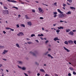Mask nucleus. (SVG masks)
Segmentation results:
<instances>
[{"label": "nucleus", "instance_id": "f257e3e1", "mask_svg": "<svg viewBox=\"0 0 76 76\" xmlns=\"http://www.w3.org/2000/svg\"><path fill=\"white\" fill-rule=\"evenodd\" d=\"M59 18H61L66 17V15L65 14L61 13L58 15Z\"/></svg>", "mask_w": 76, "mask_h": 76}, {"label": "nucleus", "instance_id": "f03ea898", "mask_svg": "<svg viewBox=\"0 0 76 76\" xmlns=\"http://www.w3.org/2000/svg\"><path fill=\"white\" fill-rule=\"evenodd\" d=\"M30 53L32 54L34 56H37V51H35L34 52L31 51L30 52Z\"/></svg>", "mask_w": 76, "mask_h": 76}, {"label": "nucleus", "instance_id": "7ed1b4c3", "mask_svg": "<svg viewBox=\"0 0 76 76\" xmlns=\"http://www.w3.org/2000/svg\"><path fill=\"white\" fill-rule=\"evenodd\" d=\"M3 15H6V13L7 14H9V11L8 10H4L2 12Z\"/></svg>", "mask_w": 76, "mask_h": 76}, {"label": "nucleus", "instance_id": "20e7f679", "mask_svg": "<svg viewBox=\"0 0 76 76\" xmlns=\"http://www.w3.org/2000/svg\"><path fill=\"white\" fill-rule=\"evenodd\" d=\"M17 35L18 36L20 37V36H22V35H23V32H20L17 34Z\"/></svg>", "mask_w": 76, "mask_h": 76}, {"label": "nucleus", "instance_id": "39448f33", "mask_svg": "<svg viewBox=\"0 0 76 76\" xmlns=\"http://www.w3.org/2000/svg\"><path fill=\"white\" fill-rule=\"evenodd\" d=\"M9 2H12L13 3H16L17 1L15 0H7Z\"/></svg>", "mask_w": 76, "mask_h": 76}, {"label": "nucleus", "instance_id": "423d86ee", "mask_svg": "<svg viewBox=\"0 0 76 76\" xmlns=\"http://www.w3.org/2000/svg\"><path fill=\"white\" fill-rule=\"evenodd\" d=\"M38 9L39 12H40L41 13H44V11H42V9H41V8H39Z\"/></svg>", "mask_w": 76, "mask_h": 76}, {"label": "nucleus", "instance_id": "0eeeda50", "mask_svg": "<svg viewBox=\"0 0 76 76\" xmlns=\"http://www.w3.org/2000/svg\"><path fill=\"white\" fill-rule=\"evenodd\" d=\"M27 25L29 26H31L32 25V23L30 21L27 22Z\"/></svg>", "mask_w": 76, "mask_h": 76}, {"label": "nucleus", "instance_id": "6e6552de", "mask_svg": "<svg viewBox=\"0 0 76 76\" xmlns=\"http://www.w3.org/2000/svg\"><path fill=\"white\" fill-rule=\"evenodd\" d=\"M69 35H73L74 34V33H73V32H72V31H70L69 32Z\"/></svg>", "mask_w": 76, "mask_h": 76}, {"label": "nucleus", "instance_id": "1a4fd4ad", "mask_svg": "<svg viewBox=\"0 0 76 76\" xmlns=\"http://www.w3.org/2000/svg\"><path fill=\"white\" fill-rule=\"evenodd\" d=\"M64 48L65 50H66L67 52H70V50H69V49H67V48H66L65 47H64Z\"/></svg>", "mask_w": 76, "mask_h": 76}, {"label": "nucleus", "instance_id": "9d476101", "mask_svg": "<svg viewBox=\"0 0 76 76\" xmlns=\"http://www.w3.org/2000/svg\"><path fill=\"white\" fill-rule=\"evenodd\" d=\"M68 42L69 44H73V42L72 40H69Z\"/></svg>", "mask_w": 76, "mask_h": 76}, {"label": "nucleus", "instance_id": "9b49d317", "mask_svg": "<svg viewBox=\"0 0 76 76\" xmlns=\"http://www.w3.org/2000/svg\"><path fill=\"white\" fill-rule=\"evenodd\" d=\"M57 10L58 12H59L60 13H63V12H62L61 11H60V10L59 9H58Z\"/></svg>", "mask_w": 76, "mask_h": 76}, {"label": "nucleus", "instance_id": "f8f14e48", "mask_svg": "<svg viewBox=\"0 0 76 76\" xmlns=\"http://www.w3.org/2000/svg\"><path fill=\"white\" fill-rule=\"evenodd\" d=\"M48 57H51V58L52 59L53 58V57L50 54H48Z\"/></svg>", "mask_w": 76, "mask_h": 76}, {"label": "nucleus", "instance_id": "ddd939ff", "mask_svg": "<svg viewBox=\"0 0 76 76\" xmlns=\"http://www.w3.org/2000/svg\"><path fill=\"white\" fill-rule=\"evenodd\" d=\"M58 29H63L64 28H63V27L62 26H60L59 27H58Z\"/></svg>", "mask_w": 76, "mask_h": 76}, {"label": "nucleus", "instance_id": "4468645a", "mask_svg": "<svg viewBox=\"0 0 76 76\" xmlns=\"http://www.w3.org/2000/svg\"><path fill=\"white\" fill-rule=\"evenodd\" d=\"M18 63H19V64H23V62L22 61H18Z\"/></svg>", "mask_w": 76, "mask_h": 76}, {"label": "nucleus", "instance_id": "2eb2a0df", "mask_svg": "<svg viewBox=\"0 0 76 76\" xmlns=\"http://www.w3.org/2000/svg\"><path fill=\"white\" fill-rule=\"evenodd\" d=\"M67 15H70L71 14V11H69L67 13H66Z\"/></svg>", "mask_w": 76, "mask_h": 76}, {"label": "nucleus", "instance_id": "dca6fc26", "mask_svg": "<svg viewBox=\"0 0 76 76\" xmlns=\"http://www.w3.org/2000/svg\"><path fill=\"white\" fill-rule=\"evenodd\" d=\"M40 70L42 72H45V70L42 69H40Z\"/></svg>", "mask_w": 76, "mask_h": 76}, {"label": "nucleus", "instance_id": "f3484780", "mask_svg": "<svg viewBox=\"0 0 76 76\" xmlns=\"http://www.w3.org/2000/svg\"><path fill=\"white\" fill-rule=\"evenodd\" d=\"M7 51H8V50H4V51L3 52V53L4 54H6V53H7Z\"/></svg>", "mask_w": 76, "mask_h": 76}, {"label": "nucleus", "instance_id": "a211bd4d", "mask_svg": "<svg viewBox=\"0 0 76 76\" xmlns=\"http://www.w3.org/2000/svg\"><path fill=\"white\" fill-rule=\"evenodd\" d=\"M60 31V30L58 29V30H56V32L57 33V34H59V32Z\"/></svg>", "mask_w": 76, "mask_h": 76}, {"label": "nucleus", "instance_id": "6ab92c4d", "mask_svg": "<svg viewBox=\"0 0 76 76\" xmlns=\"http://www.w3.org/2000/svg\"><path fill=\"white\" fill-rule=\"evenodd\" d=\"M70 8L71 9H72V10H75V7H70Z\"/></svg>", "mask_w": 76, "mask_h": 76}, {"label": "nucleus", "instance_id": "aec40b11", "mask_svg": "<svg viewBox=\"0 0 76 76\" xmlns=\"http://www.w3.org/2000/svg\"><path fill=\"white\" fill-rule=\"evenodd\" d=\"M25 17L26 19H29V18H28V17L27 15H25Z\"/></svg>", "mask_w": 76, "mask_h": 76}, {"label": "nucleus", "instance_id": "412c9836", "mask_svg": "<svg viewBox=\"0 0 76 76\" xmlns=\"http://www.w3.org/2000/svg\"><path fill=\"white\" fill-rule=\"evenodd\" d=\"M64 44H66V45H68V42L67 41H65L64 42Z\"/></svg>", "mask_w": 76, "mask_h": 76}, {"label": "nucleus", "instance_id": "4be33fe9", "mask_svg": "<svg viewBox=\"0 0 76 76\" xmlns=\"http://www.w3.org/2000/svg\"><path fill=\"white\" fill-rule=\"evenodd\" d=\"M58 37H56V38H55L54 39V41H57V38Z\"/></svg>", "mask_w": 76, "mask_h": 76}, {"label": "nucleus", "instance_id": "5701e85b", "mask_svg": "<svg viewBox=\"0 0 76 76\" xmlns=\"http://www.w3.org/2000/svg\"><path fill=\"white\" fill-rule=\"evenodd\" d=\"M67 1H69V3L72 2V0H67Z\"/></svg>", "mask_w": 76, "mask_h": 76}, {"label": "nucleus", "instance_id": "b1692460", "mask_svg": "<svg viewBox=\"0 0 76 76\" xmlns=\"http://www.w3.org/2000/svg\"><path fill=\"white\" fill-rule=\"evenodd\" d=\"M21 69H22V70H25L26 69V68L25 67H23V68H21Z\"/></svg>", "mask_w": 76, "mask_h": 76}, {"label": "nucleus", "instance_id": "393cba45", "mask_svg": "<svg viewBox=\"0 0 76 76\" xmlns=\"http://www.w3.org/2000/svg\"><path fill=\"white\" fill-rule=\"evenodd\" d=\"M16 46H17V47H18V48H19V47H19V45L18 43H17L16 44Z\"/></svg>", "mask_w": 76, "mask_h": 76}, {"label": "nucleus", "instance_id": "a878e982", "mask_svg": "<svg viewBox=\"0 0 76 76\" xmlns=\"http://www.w3.org/2000/svg\"><path fill=\"white\" fill-rule=\"evenodd\" d=\"M57 14V12H53V15H56Z\"/></svg>", "mask_w": 76, "mask_h": 76}, {"label": "nucleus", "instance_id": "bb28decb", "mask_svg": "<svg viewBox=\"0 0 76 76\" xmlns=\"http://www.w3.org/2000/svg\"><path fill=\"white\" fill-rule=\"evenodd\" d=\"M35 35L34 34H32L31 35V37H35Z\"/></svg>", "mask_w": 76, "mask_h": 76}, {"label": "nucleus", "instance_id": "cd10ccee", "mask_svg": "<svg viewBox=\"0 0 76 76\" xmlns=\"http://www.w3.org/2000/svg\"><path fill=\"white\" fill-rule=\"evenodd\" d=\"M21 26H22V27H25V26L24 24H22L21 25Z\"/></svg>", "mask_w": 76, "mask_h": 76}, {"label": "nucleus", "instance_id": "c85d7f7f", "mask_svg": "<svg viewBox=\"0 0 76 76\" xmlns=\"http://www.w3.org/2000/svg\"><path fill=\"white\" fill-rule=\"evenodd\" d=\"M17 26V28H19V24H18L16 25Z\"/></svg>", "mask_w": 76, "mask_h": 76}, {"label": "nucleus", "instance_id": "c756f323", "mask_svg": "<svg viewBox=\"0 0 76 76\" xmlns=\"http://www.w3.org/2000/svg\"><path fill=\"white\" fill-rule=\"evenodd\" d=\"M32 12H33V13H35V10H32Z\"/></svg>", "mask_w": 76, "mask_h": 76}, {"label": "nucleus", "instance_id": "7c9ffc66", "mask_svg": "<svg viewBox=\"0 0 76 76\" xmlns=\"http://www.w3.org/2000/svg\"><path fill=\"white\" fill-rule=\"evenodd\" d=\"M69 69L71 70H73V69L72 68V67H70L69 68Z\"/></svg>", "mask_w": 76, "mask_h": 76}, {"label": "nucleus", "instance_id": "2f4dec72", "mask_svg": "<svg viewBox=\"0 0 76 76\" xmlns=\"http://www.w3.org/2000/svg\"><path fill=\"white\" fill-rule=\"evenodd\" d=\"M73 75H76V72H75L74 71L73 72Z\"/></svg>", "mask_w": 76, "mask_h": 76}, {"label": "nucleus", "instance_id": "473e14b6", "mask_svg": "<svg viewBox=\"0 0 76 76\" xmlns=\"http://www.w3.org/2000/svg\"><path fill=\"white\" fill-rule=\"evenodd\" d=\"M68 76H72V74H71V73H69L68 74Z\"/></svg>", "mask_w": 76, "mask_h": 76}, {"label": "nucleus", "instance_id": "72a5a7b5", "mask_svg": "<svg viewBox=\"0 0 76 76\" xmlns=\"http://www.w3.org/2000/svg\"><path fill=\"white\" fill-rule=\"evenodd\" d=\"M35 63L36 64H37V65H39V64L38 63H37V62H35Z\"/></svg>", "mask_w": 76, "mask_h": 76}, {"label": "nucleus", "instance_id": "f704fd0d", "mask_svg": "<svg viewBox=\"0 0 76 76\" xmlns=\"http://www.w3.org/2000/svg\"><path fill=\"white\" fill-rule=\"evenodd\" d=\"M6 29H10V28L9 27H7L6 28Z\"/></svg>", "mask_w": 76, "mask_h": 76}, {"label": "nucleus", "instance_id": "c9c22d12", "mask_svg": "<svg viewBox=\"0 0 76 76\" xmlns=\"http://www.w3.org/2000/svg\"><path fill=\"white\" fill-rule=\"evenodd\" d=\"M24 74L25 76H28V75L26 74V73H24Z\"/></svg>", "mask_w": 76, "mask_h": 76}, {"label": "nucleus", "instance_id": "e433bc0d", "mask_svg": "<svg viewBox=\"0 0 76 76\" xmlns=\"http://www.w3.org/2000/svg\"><path fill=\"white\" fill-rule=\"evenodd\" d=\"M74 44L76 45V40H74Z\"/></svg>", "mask_w": 76, "mask_h": 76}, {"label": "nucleus", "instance_id": "4c0bfd02", "mask_svg": "<svg viewBox=\"0 0 76 76\" xmlns=\"http://www.w3.org/2000/svg\"><path fill=\"white\" fill-rule=\"evenodd\" d=\"M48 52L47 51L46 52V53H45V55H47V54H48Z\"/></svg>", "mask_w": 76, "mask_h": 76}, {"label": "nucleus", "instance_id": "58836bf2", "mask_svg": "<svg viewBox=\"0 0 76 76\" xmlns=\"http://www.w3.org/2000/svg\"><path fill=\"white\" fill-rule=\"evenodd\" d=\"M4 9H7V7L4 6Z\"/></svg>", "mask_w": 76, "mask_h": 76}, {"label": "nucleus", "instance_id": "ea45409f", "mask_svg": "<svg viewBox=\"0 0 76 76\" xmlns=\"http://www.w3.org/2000/svg\"><path fill=\"white\" fill-rule=\"evenodd\" d=\"M35 41H36L37 42H38V43H39V41H38V40H35Z\"/></svg>", "mask_w": 76, "mask_h": 76}, {"label": "nucleus", "instance_id": "a19ab883", "mask_svg": "<svg viewBox=\"0 0 76 76\" xmlns=\"http://www.w3.org/2000/svg\"><path fill=\"white\" fill-rule=\"evenodd\" d=\"M4 46H0V48H4Z\"/></svg>", "mask_w": 76, "mask_h": 76}, {"label": "nucleus", "instance_id": "79ce46f5", "mask_svg": "<svg viewBox=\"0 0 76 76\" xmlns=\"http://www.w3.org/2000/svg\"><path fill=\"white\" fill-rule=\"evenodd\" d=\"M69 30L68 29H66V32H69Z\"/></svg>", "mask_w": 76, "mask_h": 76}, {"label": "nucleus", "instance_id": "37998d69", "mask_svg": "<svg viewBox=\"0 0 76 76\" xmlns=\"http://www.w3.org/2000/svg\"><path fill=\"white\" fill-rule=\"evenodd\" d=\"M2 60H5V61H7V59H5L4 58H2Z\"/></svg>", "mask_w": 76, "mask_h": 76}, {"label": "nucleus", "instance_id": "c03bdc74", "mask_svg": "<svg viewBox=\"0 0 76 76\" xmlns=\"http://www.w3.org/2000/svg\"><path fill=\"white\" fill-rule=\"evenodd\" d=\"M10 29L12 31H14V29H12L10 28Z\"/></svg>", "mask_w": 76, "mask_h": 76}, {"label": "nucleus", "instance_id": "a18cd8bd", "mask_svg": "<svg viewBox=\"0 0 76 76\" xmlns=\"http://www.w3.org/2000/svg\"><path fill=\"white\" fill-rule=\"evenodd\" d=\"M3 33H4V34H6V32L4 31H3Z\"/></svg>", "mask_w": 76, "mask_h": 76}, {"label": "nucleus", "instance_id": "49530a36", "mask_svg": "<svg viewBox=\"0 0 76 76\" xmlns=\"http://www.w3.org/2000/svg\"><path fill=\"white\" fill-rule=\"evenodd\" d=\"M66 6V4H63V6L64 7H65V6Z\"/></svg>", "mask_w": 76, "mask_h": 76}, {"label": "nucleus", "instance_id": "de8ad7c7", "mask_svg": "<svg viewBox=\"0 0 76 76\" xmlns=\"http://www.w3.org/2000/svg\"><path fill=\"white\" fill-rule=\"evenodd\" d=\"M27 43H28V44H31V42H28Z\"/></svg>", "mask_w": 76, "mask_h": 76}, {"label": "nucleus", "instance_id": "09e8293b", "mask_svg": "<svg viewBox=\"0 0 76 76\" xmlns=\"http://www.w3.org/2000/svg\"><path fill=\"white\" fill-rule=\"evenodd\" d=\"M41 37H43L44 36V34H41Z\"/></svg>", "mask_w": 76, "mask_h": 76}, {"label": "nucleus", "instance_id": "8fccbe9b", "mask_svg": "<svg viewBox=\"0 0 76 76\" xmlns=\"http://www.w3.org/2000/svg\"><path fill=\"white\" fill-rule=\"evenodd\" d=\"M37 75L38 76H40V74H39V73H38L37 74Z\"/></svg>", "mask_w": 76, "mask_h": 76}, {"label": "nucleus", "instance_id": "3c124183", "mask_svg": "<svg viewBox=\"0 0 76 76\" xmlns=\"http://www.w3.org/2000/svg\"><path fill=\"white\" fill-rule=\"evenodd\" d=\"M40 19H44V18L42 17H40Z\"/></svg>", "mask_w": 76, "mask_h": 76}, {"label": "nucleus", "instance_id": "603ef678", "mask_svg": "<svg viewBox=\"0 0 76 76\" xmlns=\"http://www.w3.org/2000/svg\"><path fill=\"white\" fill-rule=\"evenodd\" d=\"M28 73H31V72L30 71H28Z\"/></svg>", "mask_w": 76, "mask_h": 76}, {"label": "nucleus", "instance_id": "864d4df0", "mask_svg": "<svg viewBox=\"0 0 76 76\" xmlns=\"http://www.w3.org/2000/svg\"><path fill=\"white\" fill-rule=\"evenodd\" d=\"M56 16H57V15H55L54 16V18H56Z\"/></svg>", "mask_w": 76, "mask_h": 76}, {"label": "nucleus", "instance_id": "5fc2aeb1", "mask_svg": "<svg viewBox=\"0 0 76 76\" xmlns=\"http://www.w3.org/2000/svg\"><path fill=\"white\" fill-rule=\"evenodd\" d=\"M18 67H19V68H20V69H22V68H21L20 66H19L18 65Z\"/></svg>", "mask_w": 76, "mask_h": 76}, {"label": "nucleus", "instance_id": "6e6d98bb", "mask_svg": "<svg viewBox=\"0 0 76 76\" xmlns=\"http://www.w3.org/2000/svg\"><path fill=\"white\" fill-rule=\"evenodd\" d=\"M45 76H49V75L47 74H46L45 75Z\"/></svg>", "mask_w": 76, "mask_h": 76}, {"label": "nucleus", "instance_id": "4d7b16f0", "mask_svg": "<svg viewBox=\"0 0 76 76\" xmlns=\"http://www.w3.org/2000/svg\"><path fill=\"white\" fill-rule=\"evenodd\" d=\"M20 16H21L20 15H18V18H20Z\"/></svg>", "mask_w": 76, "mask_h": 76}, {"label": "nucleus", "instance_id": "13d9d810", "mask_svg": "<svg viewBox=\"0 0 76 76\" xmlns=\"http://www.w3.org/2000/svg\"><path fill=\"white\" fill-rule=\"evenodd\" d=\"M48 42V41H46L45 42V43H46V44H47V43Z\"/></svg>", "mask_w": 76, "mask_h": 76}, {"label": "nucleus", "instance_id": "bf43d9fd", "mask_svg": "<svg viewBox=\"0 0 76 76\" xmlns=\"http://www.w3.org/2000/svg\"><path fill=\"white\" fill-rule=\"evenodd\" d=\"M26 39L28 41V40H30V39H29L27 38H26Z\"/></svg>", "mask_w": 76, "mask_h": 76}, {"label": "nucleus", "instance_id": "052dcab7", "mask_svg": "<svg viewBox=\"0 0 76 76\" xmlns=\"http://www.w3.org/2000/svg\"><path fill=\"white\" fill-rule=\"evenodd\" d=\"M40 38L41 39H42V40H43V39H43V38H42V37H40Z\"/></svg>", "mask_w": 76, "mask_h": 76}, {"label": "nucleus", "instance_id": "680f3d73", "mask_svg": "<svg viewBox=\"0 0 76 76\" xmlns=\"http://www.w3.org/2000/svg\"><path fill=\"white\" fill-rule=\"evenodd\" d=\"M60 22H64V21H63L61 20H60Z\"/></svg>", "mask_w": 76, "mask_h": 76}, {"label": "nucleus", "instance_id": "e2e57ef3", "mask_svg": "<svg viewBox=\"0 0 76 76\" xmlns=\"http://www.w3.org/2000/svg\"><path fill=\"white\" fill-rule=\"evenodd\" d=\"M0 4H1V5H2V4H3V3H2V2H0Z\"/></svg>", "mask_w": 76, "mask_h": 76}, {"label": "nucleus", "instance_id": "0e129e2a", "mask_svg": "<svg viewBox=\"0 0 76 76\" xmlns=\"http://www.w3.org/2000/svg\"><path fill=\"white\" fill-rule=\"evenodd\" d=\"M73 32H76V30H72Z\"/></svg>", "mask_w": 76, "mask_h": 76}, {"label": "nucleus", "instance_id": "69168bd1", "mask_svg": "<svg viewBox=\"0 0 76 76\" xmlns=\"http://www.w3.org/2000/svg\"><path fill=\"white\" fill-rule=\"evenodd\" d=\"M38 37H41V35L40 34L38 35Z\"/></svg>", "mask_w": 76, "mask_h": 76}, {"label": "nucleus", "instance_id": "338daca9", "mask_svg": "<svg viewBox=\"0 0 76 76\" xmlns=\"http://www.w3.org/2000/svg\"><path fill=\"white\" fill-rule=\"evenodd\" d=\"M48 51H50V50H51V49H50V48H48Z\"/></svg>", "mask_w": 76, "mask_h": 76}, {"label": "nucleus", "instance_id": "774afa93", "mask_svg": "<svg viewBox=\"0 0 76 76\" xmlns=\"http://www.w3.org/2000/svg\"><path fill=\"white\" fill-rule=\"evenodd\" d=\"M54 4L55 5H56V4H57V3L56 2H55L54 3Z\"/></svg>", "mask_w": 76, "mask_h": 76}]
</instances>
